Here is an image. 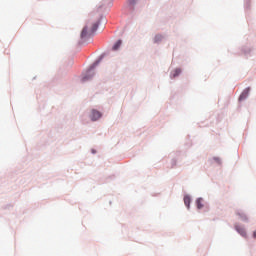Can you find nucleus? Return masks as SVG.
<instances>
[{
  "label": "nucleus",
  "instance_id": "obj_10",
  "mask_svg": "<svg viewBox=\"0 0 256 256\" xmlns=\"http://www.w3.org/2000/svg\"><path fill=\"white\" fill-rule=\"evenodd\" d=\"M121 45H122V41L121 40H118L115 44H114V46H113V51H117L118 49H119V47H121Z\"/></svg>",
  "mask_w": 256,
  "mask_h": 256
},
{
  "label": "nucleus",
  "instance_id": "obj_4",
  "mask_svg": "<svg viewBox=\"0 0 256 256\" xmlns=\"http://www.w3.org/2000/svg\"><path fill=\"white\" fill-rule=\"evenodd\" d=\"M235 229H236L237 233H239V235H241L242 237H247V231H245V228H243L239 225H236Z\"/></svg>",
  "mask_w": 256,
  "mask_h": 256
},
{
  "label": "nucleus",
  "instance_id": "obj_7",
  "mask_svg": "<svg viewBox=\"0 0 256 256\" xmlns=\"http://www.w3.org/2000/svg\"><path fill=\"white\" fill-rule=\"evenodd\" d=\"M161 41H163V35L157 34V35L154 37V43H161Z\"/></svg>",
  "mask_w": 256,
  "mask_h": 256
},
{
  "label": "nucleus",
  "instance_id": "obj_9",
  "mask_svg": "<svg viewBox=\"0 0 256 256\" xmlns=\"http://www.w3.org/2000/svg\"><path fill=\"white\" fill-rule=\"evenodd\" d=\"M184 204L189 209V205H191V198L189 196L184 197Z\"/></svg>",
  "mask_w": 256,
  "mask_h": 256
},
{
  "label": "nucleus",
  "instance_id": "obj_5",
  "mask_svg": "<svg viewBox=\"0 0 256 256\" xmlns=\"http://www.w3.org/2000/svg\"><path fill=\"white\" fill-rule=\"evenodd\" d=\"M236 215H238V217H239V219H241V221H249L247 214H245V212H243V211H238L236 213Z\"/></svg>",
  "mask_w": 256,
  "mask_h": 256
},
{
  "label": "nucleus",
  "instance_id": "obj_2",
  "mask_svg": "<svg viewBox=\"0 0 256 256\" xmlns=\"http://www.w3.org/2000/svg\"><path fill=\"white\" fill-rule=\"evenodd\" d=\"M94 76H95V72L93 71V67H92V68H90V69L86 72V75L83 76L82 82L85 83V81H90V79H93Z\"/></svg>",
  "mask_w": 256,
  "mask_h": 256
},
{
  "label": "nucleus",
  "instance_id": "obj_8",
  "mask_svg": "<svg viewBox=\"0 0 256 256\" xmlns=\"http://www.w3.org/2000/svg\"><path fill=\"white\" fill-rule=\"evenodd\" d=\"M196 205H197V209H203V199L202 198H198L196 200Z\"/></svg>",
  "mask_w": 256,
  "mask_h": 256
},
{
  "label": "nucleus",
  "instance_id": "obj_3",
  "mask_svg": "<svg viewBox=\"0 0 256 256\" xmlns=\"http://www.w3.org/2000/svg\"><path fill=\"white\" fill-rule=\"evenodd\" d=\"M90 118L91 121H98V119H101V112L97 110H92Z\"/></svg>",
  "mask_w": 256,
  "mask_h": 256
},
{
  "label": "nucleus",
  "instance_id": "obj_12",
  "mask_svg": "<svg viewBox=\"0 0 256 256\" xmlns=\"http://www.w3.org/2000/svg\"><path fill=\"white\" fill-rule=\"evenodd\" d=\"M253 237L256 239V230L253 232Z\"/></svg>",
  "mask_w": 256,
  "mask_h": 256
},
{
  "label": "nucleus",
  "instance_id": "obj_1",
  "mask_svg": "<svg viewBox=\"0 0 256 256\" xmlns=\"http://www.w3.org/2000/svg\"><path fill=\"white\" fill-rule=\"evenodd\" d=\"M99 28V22L92 24L91 29H88L87 26L82 29L81 39H86V37H91L95 31Z\"/></svg>",
  "mask_w": 256,
  "mask_h": 256
},
{
  "label": "nucleus",
  "instance_id": "obj_13",
  "mask_svg": "<svg viewBox=\"0 0 256 256\" xmlns=\"http://www.w3.org/2000/svg\"><path fill=\"white\" fill-rule=\"evenodd\" d=\"M215 159V161H219V158H214Z\"/></svg>",
  "mask_w": 256,
  "mask_h": 256
},
{
  "label": "nucleus",
  "instance_id": "obj_11",
  "mask_svg": "<svg viewBox=\"0 0 256 256\" xmlns=\"http://www.w3.org/2000/svg\"><path fill=\"white\" fill-rule=\"evenodd\" d=\"M181 73V69H176L173 77H177Z\"/></svg>",
  "mask_w": 256,
  "mask_h": 256
},
{
  "label": "nucleus",
  "instance_id": "obj_6",
  "mask_svg": "<svg viewBox=\"0 0 256 256\" xmlns=\"http://www.w3.org/2000/svg\"><path fill=\"white\" fill-rule=\"evenodd\" d=\"M247 97H249V88L242 92V94L239 97V101H244V99H247Z\"/></svg>",
  "mask_w": 256,
  "mask_h": 256
}]
</instances>
